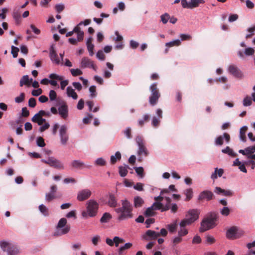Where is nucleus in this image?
I'll return each mask as SVG.
<instances>
[{
    "label": "nucleus",
    "instance_id": "44",
    "mask_svg": "<svg viewBox=\"0 0 255 255\" xmlns=\"http://www.w3.org/2000/svg\"><path fill=\"white\" fill-rule=\"evenodd\" d=\"M52 167H53L56 169L62 170L64 169V165L59 160L56 159L54 163L52 165Z\"/></svg>",
    "mask_w": 255,
    "mask_h": 255
},
{
    "label": "nucleus",
    "instance_id": "54",
    "mask_svg": "<svg viewBox=\"0 0 255 255\" xmlns=\"http://www.w3.org/2000/svg\"><path fill=\"white\" fill-rule=\"evenodd\" d=\"M135 171L136 172V173L139 175L141 178L143 177L144 174V170L143 167H135Z\"/></svg>",
    "mask_w": 255,
    "mask_h": 255
},
{
    "label": "nucleus",
    "instance_id": "8",
    "mask_svg": "<svg viewBox=\"0 0 255 255\" xmlns=\"http://www.w3.org/2000/svg\"><path fill=\"white\" fill-rule=\"evenodd\" d=\"M243 235L242 231L238 232V228L233 226L228 229L226 233V237L229 239H236L240 238Z\"/></svg>",
    "mask_w": 255,
    "mask_h": 255
},
{
    "label": "nucleus",
    "instance_id": "39",
    "mask_svg": "<svg viewBox=\"0 0 255 255\" xmlns=\"http://www.w3.org/2000/svg\"><path fill=\"white\" fill-rule=\"evenodd\" d=\"M39 210L44 216H48L49 215L48 209L45 205L43 204L39 205Z\"/></svg>",
    "mask_w": 255,
    "mask_h": 255
},
{
    "label": "nucleus",
    "instance_id": "17",
    "mask_svg": "<svg viewBox=\"0 0 255 255\" xmlns=\"http://www.w3.org/2000/svg\"><path fill=\"white\" fill-rule=\"evenodd\" d=\"M229 143L230 141V135L228 133L225 132L223 135L218 136L215 140V144L217 145H222L223 144V139Z\"/></svg>",
    "mask_w": 255,
    "mask_h": 255
},
{
    "label": "nucleus",
    "instance_id": "58",
    "mask_svg": "<svg viewBox=\"0 0 255 255\" xmlns=\"http://www.w3.org/2000/svg\"><path fill=\"white\" fill-rule=\"evenodd\" d=\"M151 207H153L154 210H161L162 207V204L160 202H154Z\"/></svg>",
    "mask_w": 255,
    "mask_h": 255
},
{
    "label": "nucleus",
    "instance_id": "5",
    "mask_svg": "<svg viewBox=\"0 0 255 255\" xmlns=\"http://www.w3.org/2000/svg\"><path fill=\"white\" fill-rule=\"evenodd\" d=\"M200 211L198 209H190L186 215V218L181 222V226L191 225L199 218Z\"/></svg>",
    "mask_w": 255,
    "mask_h": 255
},
{
    "label": "nucleus",
    "instance_id": "26",
    "mask_svg": "<svg viewBox=\"0 0 255 255\" xmlns=\"http://www.w3.org/2000/svg\"><path fill=\"white\" fill-rule=\"evenodd\" d=\"M31 121L35 123H37L39 126H41L44 123H45L46 120L42 118V117L35 114L31 119Z\"/></svg>",
    "mask_w": 255,
    "mask_h": 255
},
{
    "label": "nucleus",
    "instance_id": "14",
    "mask_svg": "<svg viewBox=\"0 0 255 255\" xmlns=\"http://www.w3.org/2000/svg\"><path fill=\"white\" fill-rule=\"evenodd\" d=\"M59 114L63 119H66L68 115V109L66 103L62 101L58 108Z\"/></svg>",
    "mask_w": 255,
    "mask_h": 255
},
{
    "label": "nucleus",
    "instance_id": "15",
    "mask_svg": "<svg viewBox=\"0 0 255 255\" xmlns=\"http://www.w3.org/2000/svg\"><path fill=\"white\" fill-rule=\"evenodd\" d=\"M229 72L238 78H242L243 74L241 71L234 65H230L228 68Z\"/></svg>",
    "mask_w": 255,
    "mask_h": 255
},
{
    "label": "nucleus",
    "instance_id": "35",
    "mask_svg": "<svg viewBox=\"0 0 255 255\" xmlns=\"http://www.w3.org/2000/svg\"><path fill=\"white\" fill-rule=\"evenodd\" d=\"M128 166H121L119 167V174H120V175L121 176V177H125L128 173Z\"/></svg>",
    "mask_w": 255,
    "mask_h": 255
},
{
    "label": "nucleus",
    "instance_id": "43",
    "mask_svg": "<svg viewBox=\"0 0 255 255\" xmlns=\"http://www.w3.org/2000/svg\"><path fill=\"white\" fill-rule=\"evenodd\" d=\"M150 116L146 114L143 116V119L139 120L138 121V125L140 127H142L144 124V122H147L149 121Z\"/></svg>",
    "mask_w": 255,
    "mask_h": 255
},
{
    "label": "nucleus",
    "instance_id": "46",
    "mask_svg": "<svg viewBox=\"0 0 255 255\" xmlns=\"http://www.w3.org/2000/svg\"><path fill=\"white\" fill-rule=\"evenodd\" d=\"M252 104V99L249 96H246L243 101V105L244 106H249Z\"/></svg>",
    "mask_w": 255,
    "mask_h": 255
},
{
    "label": "nucleus",
    "instance_id": "52",
    "mask_svg": "<svg viewBox=\"0 0 255 255\" xmlns=\"http://www.w3.org/2000/svg\"><path fill=\"white\" fill-rule=\"evenodd\" d=\"M125 242L124 240L120 238L119 237H115L114 238V244H115L116 247H118L120 243H123Z\"/></svg>",
    "mask_w": 255,
    "mask_h": 255
},
{
    "label": "nucleus",
    "instance_id": "28",
    "mask_svg": "<svg viewBox=\"0 0 255 255\" xmlns=\"http://www.w3.org/2000/svg\"><path fill=\"white\" fill-rule=\"evenodd\" d=\"M67 94L68 97H71L74 100L78 98V95L75 90L71 87H68L66 89Z\"/></svg>",
    "mask_w": 255,
    "mask_h": 255
},
{
    "label": "nucleus",
    "instance_id": "21",
    "mask_svg": "<svg viewBox=\"0 0 255 255\" xmlns=\"http://www.w3.org/2000/svg\"><path fill=\"white\" fill-rule=\"evenodd\" d=\"M214 192L218 195H222L225 196H232L233 194V192L229 190H225L219 187H216Z\"/></svg>",
    "mask_w": 255,
    "mask_h": 255
},
{
    "label": "nucleus",
    "instance_id": "33",
    "mask_svg": "<svg viewBox=\"0 0 255 255\" xmlns=\"http://www.w3.org/2000/svg\"><path fill=\"white\" fill-rule=\"evenodd\" d=\"M121 159V154L120 152L117 151L115 155L111 156V163L112 164H114L116 163L117 160H120Z\"/></svg>",
    "mask_w": 255,
    "mask_h": 255
},
{
    "label": "nucleus",
    "instance_id": "64",
    "mask_svg": "<svg viewBox=\"0 0 255 255\" xmlns=\"http://www.w3.org/2000/svg\"><path fill=\"white\" fill-rule=\"evenodd\" d=\"M246 151L249 154V155L254 153L255 152V145L246 148Z\"/></svg>",
    "mask_w": 255,
    "mask_h": 255
},
{
    "label": "nucleus",
    "instance_id": "24",
    "mask_svg": "<svg viewBox=\"0 0 255 255\" xmlns=\"http://www.w3.org/2000/svg\"><path fill=\"white\" fill-rule=\"evenodd\" d=\"M12 16L15 20L16 24H19L21 22L20 11L19 9H14L12 13Z\"/></svg>",
    "mask_w": 255,
    "mask_h": 255
},
{
    "label": "nucleus",
    "instance_id": "22",
    "mask_svg": "<svg viewBox=\"0 0 255 255\" xmlns=\"http://www.w3.org/2000/svg\"><path fill=\"white\" fill-rule=\"evenodd\" d=\"M32 81V79H29L28 75H24L20 80L19 86L22 87L23 85H26L29 87Z\"/></svg>",
    "mask_w": 255,
    "mask_h": 255
},
{
    "label": "nucleus",
    "instance_id": "29",
    "mask_svg": "<svg viewBox=\"0 0 255 255\" xmlns=\"http://www.w3.org/2000/svg\"><path fill=\"white\" fill-rule=\"evenodd\" d=\"M224 173V170L222 168L218 169V168H216L215 169V171L211 175V178L215 180L217 179L218 177H221Z\"/></svg>",
    "mask_w": 255,
    "mask_h": 255
},
{
    "label": "nucleus",
    "instance_id": "51",
    "mask_svg": "<svg viewBox=\"0 0 255 255\" xmlns=\"http://www.w3.org/2000/svg\"><path fill=\"white\" fill-rule=\"evenodd\" d=\"M177 227V224L176 222L168 225V228L169 231L171 233L174 232L176 230Z\"/></svg>",
    "mask_w": 255,
    "mask_h": 255
},
{
    "label": "nucleus",
    "instance_id": "61",
    "mask_svg": "<svg viewBox=\"0 0 255 255\" xmlns=\"http://www.w3.org/2000/svg\"><path fill=\"white\" fill-rule=\"evenodd\" d=\"M49 98L51 101H54L57 97V94L55 91L51 90L49 92Z\"/></svg>",
    "mask_w": 255,
    "mask_h": 255
},
{
    "label": "nucleus",
    "instance_id": "34",
    "mask_svg": "<svg viewBox=\"0 0 255 255\" xmlns=\"http://www.w3.org/2000/svg\"><path fill=\"white\" fill-rule=\"evenodd\" d=\"M112 215L109 213L106 212L105 213L100 219V222L102 223H106L108 222L111 219Z\"/></svg>",
    "mask_w": 255,
    "mask_h": 255
},
{
    "label": "nucleus",
    "instance_id": "13",
    "mask_svg": "<svg viewBox=\"0 0 255 255\" xmlns=\"http://www.w3.org/2000/svg\"><path fill=\"white\" fill-rule=\"evenodd\" d=\"M158 237H159L158 233L150 230H147L142 237V239L146 241L156 240Z\"/></svg>",
    "mask_w": 255,
    "mask_h": 255
},
{
    "label": "nucleus",
    "instance_id": "47",
    "mask_svg": "<svg viewBox=\"0 0 255 255\" xmlns=\"http://www.w3.org/2000/svg\"><path fill=\"white\" fill-rule=\"evenodd\" d=\"M24 98L25 94L24 93H21L19 96L15 98V102L17 103H21L24 100Z\"/></svg>",
    "mask_w": 255,
    "mask_h": 255
},
{
    "label": "nucleus",
    "instance_id": "56",
    "mask_svg": "<svg viewBox=\"0 0 255 255\" xmlns=\"http://www.w3.org/2000/svg\"><path fill=\"white\" fill-rule=\"evenodd\" d=\"M255 53V50L251 47L247 48L245 50V54L247 56L253 55Z\"/></svg>",
    "mask_w": 255,
    "mask_h": 255
},
{
    "label": "nucleus",
    "instance_id": "63",
    "mask_svg": "<svg viewBox=\"0 0 255 255\" xmlns=\"http://www.w3.org/2000/svg\"><path fill=\"white\" fill-rule=\"evenodd\" d=\"M143 184H142L141 183L138 182V183H137L133 186V188L135 190H136L137 191H142L143 190Z\"/></svg>",
    "mask_w": 255,
    "mask_h": 255
},
{
    "label": "nucleus",
    "instance_id": "36",
    "mask_svg": "<svg viewBox=\"0 0 255 255\" xmlns=\"http://www.w3.org/2000/svg\"><path fill=\"white\" fill-rule=\"evenodd\" d=\"M58 198V196H56L55 193L53 192H49L47 193L45 195V200L48 202H50L52 200Z\"/></svg>",
    "mask_w": 255,
    "mask_h": 255
},
{
    "label": "nucleus",
    "instance_id": "3",
    "mask_svg": "<svg viewBox=\"0 0 255 255\" xmlns=\"http://www.w3.org/2000/svg\"><path fill=\"white\" fill-rule=\"evenodd\" d=\"M99 209V204L94 200H90L86 203V211H83L82 213L83 217L87 218L88 217H95Z\"/></svg>",
    "mask_w": 255,
    "mask_h": 255
},
{
    "label": "nucleus",
    "instance_id": "7",
    "mask_svg": "<svg viewBox=\"0 0 255 255\" xmlns=\"http://www.w3.org/2000/svg\"><path fill=\"white\" fill-rule=\"evenodd\" d=\"M0 246L4 252H6L8 255H16L18 253V250L17 247L5 241H1L0 242Z\"/></svg>",
    "mask_w": 255,
    "mask_h": 255
},
{
    "label": "nucleus",
    "instance_id": "11",
    "mask_svg": "<svg viewBox=\"0 0 255 255\" xmlns=\"http://www.w3.org/2000/svg\"><path fill=\"white\" fill-rule=\"evenodd\" d=\"M80 66L83 69L91 68L95 71L97 70V66L94 63V62L87 57H84L82 59Z\"/></svg>",
    "mask_w": 255,
    "mask_h": 255
},
{
    "label": "nucleus",
    "instance_id": "48",
    "mask_svg": "<svg viewBox=\"0 0 255 255\" xmlns=\"http://www.w3.org/2000/svg\"><path fill=\"white\" fill-rule=\"evenodd\" d=\"M70 72L71 73V74L73 76H77L78 75H81L83 74L82 71L79 69H70Z\"/></svg>",
    "mask_w": 255,
    "mask_h": 255
},
{
    "label": "nucleus",
    "instance_id": "59",
    "mask_svg": "<svg viewBox=\"0 0 255 255\" xmlns=\"http://www.w3.org/2000/svg\"><path fill=\"white\" fill-rule=\"evenodd\" d=\"M124 133L128 138L130 139L132 137L131 130L130 128H127V129L124 131Z\"/></svg>",
    "mask_w": 255,
    "mask_h": 255
},
{
    "label": "nucleus",
    "instance_id": "38",
    "mask_svg": "<svg viewBox=\"0 0 255 255\" xmlns=\"http://www.w3.org/2000/svg\"><path fill=\"white\" fill-rule=\"evenodd\" d=\"M222 152H223L224 153L228 154L229 155L233 157H235L236 156V154L235 153L233 150L229 146H227L225 149H222Z\"/></svg>",
    "mask_w": 255,
    "mask_h": 255
},
{
    "label": "nucleus",
    "instance_id": "19",
    "mask_svg": "<svg viewBox=\"0 0 255 255\" xmlns=\"http://www.w3.org/2000/svg\"><path fill=\"white\" fill-rule=\"evenodd\" d=\"M50 58L51 61L56 64H59L60 60L58 57V55L55 50L53 46H51L50 48Z\"/></svg>",
    "mask_w": 255,
    "mask_h": 255
},
{
    "label": "nucleus",
    "instance_id": "25",
    "mask_svg": "<svg viewBox=\"0 0 255 255\" xmlns=\"http://www.w3.org/2000/svg\"><path fill=\"white\" fill-rule=\"evenodd\" d=\"M144 203L143 199L139 196H136L134 198L133 205L136 208L141 207Z\"/></svg>",
    "mask_w": 255,
    "mask_h": 255
},
{
    "label": "nucleus",
    "instance_id": "60",
    "mask_svg": "<svg viewBox=\"0 0 255 255\" xmlns=\"http://www.w3.org/2000/svg\"><path fill=\"white\" fill-rule=\"evenodd\" d=\"M87 46V49L89 52V54L90 56H93L94 55V45L93 44H86Z\"/></svg>",
    "mask_w": 255,
    "mask_h": 255
},
{
    "label": "nucleus",
    "instance_id": "57",
    "mask_svg": "<svg viewBox=\"0 0 255 255\" xmlns=\"http://www.w3.org/2000/svg\"><path fill=\"white\" fill-rule=\"evenodd\" d=\"M100 241L101 238L99 235H96L92 239V242L94 246H97Z\"/></svg>",
    "mask_w": 255,
    "mask_h": 255
},
{
    "label": "nucleus",
    "instance_id": "31",
    "mask_svg": "<svg viewBox=\"0 0 255 255\" xmlns=\"http://www.w3.org/2000/svg\"><path fill=\"white\" fill-rule=\"evenodd\" d=\"M248 130V127L246 126H244L241 128L240 130V138L241 140L243 142H246L247 140V137L246 135V133Z\"/></svg>",
    "mask_w": 255,
    "mask_h": 255
},
{
    "label": "nucleus",
    "instance_id": "23",
    "mask_svg": "<svg viewBox=\"0 0 255 255\" xmlns=\"http://www.w3.org/2000/svg\"><path fill=\"white\" fill-rule=\"evenodd\" d=\"M81 25L79 23L77 25H76L73 29V31L74 33H77V36L78 38V40L79 41H81L83 40L84 34V33L83 31L81 30V28L80 26Z\"/></svg>",
    "mask_w": 255,
    "mask_h": 255
},
{
    "label": "nucleus",
    "instance_id": "42",
    "mask_svg": "<svg viewBox=\"0 0 255 255\" xmlns=\"http://www.w3.org/2000/svg\"><path fill=\"white\" fill-rule=\"evenodd\" d=\"M56 160V159H55L53 157H50L47 159V160L42 159L41 161L43 163L47 164L52 167V165L54 163Z\"/></svg>",
    "mask_w": 255,
    "mask_h": 255
},
{
    "label": "nucleus",
    "instance_id": "6",
    "mask_svg": "<svg viewBox=\"0 0 255 255\" xmlns=\"http://www.w3.org/2000/svg\"><path fill=\"white\" fill-rule=\"evenodd\" d=\"M149 89L151 93L149 97V102L151 106H153L157 103L160 97V93L157 88L156 83L151 84Z\"/></svg>",
    "mask_w": 255,
    "mask_h": 255
},
{
    "label": "nucleus",
    "instance_id": "53",
    "mask_svg": "<svg viewBox=\"0 0 255 255\" xmlns=\"http://www.w3.org/2000/svg\"><path fill=\"white\" fill-rule=\"evenodd\" d=\"M223 216H227L230 214V209L228 207H224L220 211Z\"/></svg>",
    "mask_w": 255,
    "mask_h": 255
},
{
    "label": "nucleus",
    "instance_id": "20",
    "mask_svg": "<svg viewBox=\"0 0 255 255\" xmlns=\"http://www.w3.org/2000/svg\"><path fill=\"white\" fill-rule=\"evenodd\" d=\"M107 205L112 208H115L118 205V201L116 196L112 193L109 194Z\"/></svg>",
    "mask_w": 255,
    "mask_h": 255
},
{
    "label": "nucleus",
    "instance_id": "41",
    "mask_svg": "<svg viewBox=\"0 0 255 255\" xmlns=\"http://www.w3.org/2000/svg\"><path fill=\"white\" fill-rule=\"evenodd\" d=\"M154 208L153 207H150L146 209L144 212V215L146 217H150L153 216L155 215V212H154Z\"/></svg>",
    "mask_w": 255,
    "mask_h": 255
},
{
    "label": "nucleus",
    "instance_id": "27",
    "mask_svg": "<svg viewBox=\"0 0 255 255\" xmlns=\"http://www.w3.org/2000/svg\"><path fill=\"white\" fill-rule=\"evenodd\" d=\"M71 166L74 168L82 169L85 167V164L79 160H75L71 162Z\"/></svg>",
    "mask_w": 255,
    "mask_h": 255
},
{
    "label": "nucleus",
    "instance_id": "30",
    "mask_svg": "<svg viewBox=\"0 0 255 255\" xmlns=\"http://www.w3.org/2000/svg\"><path fill=\"white\" fill-rule=\"evenodd\" d=\"M204 3V0H190L189 1V7L190 9H192L198 7L200 4Z\"/></svg>",
    "mask_w": 255,
    "mask_h": 255
},
{
    "label": "nucleus",
    "instance_id": "55",
    "mask_svg": "<svg viewBox=\"0 0 255 255\" xmlns=\"http://www.w3.org/2000/svg\"><path fill=\"white\" fill-rule=\"evenodd\" d=\"M19 48L14 46H11V54L14 58L17 57Z\"/></svg>",
    "mask_w": 255,
    "mask_h": 255
},
{
    "label": "nucleus",
    "instance_id": "62",
    "mask_svg": "<svg viewBox=\"0 0 255 255\" xmlns=\"http://www.w3.org/2000/svg\"><path fill=\"white\" fill-rule=\"evenodd\" d=\"M95 164L99 166H104L106 164V161L102 158H99L96 160Z\"/></svg>",
    "mask_w": 255,
    "mask_h": 255
},
{
    "label": "nucleus",
    "instance_id": "9",
    "mask_svg": "<svg viewBox=\"0 0 255 255\" xmlns=\"http://www.w3.org/2000/svg\"><path fill=\"white\" fill-rule=\"evenodd\" d=\"M214 197V195L212 191L206 190L200 193L197 200L199 202H203L204 200L209 201L213 200Z\"/></svg>",
    "mask_w": 255,
    "mask_h": 255
},
{
    "label": "nucleus",
    "instance_id": "45",
    "mask_svg": "<svg viewBox=\"0 0 255 255\" xmlns=\"http://www.w3.org/2000/svg\"><path fill=\"white\" fill-rule=\"evenodd\" d=\"M170 15L168 13H165L160 16L161 21L163 24H166L170 19Z\"/></svg>",
    "mask_w": 255,
    "mask_h": 255
},
{
    "label": "nucleus",
    "instance_id": "37",
    "mask_svg": "<svg viewBox=\"0 0 255 255\" xmlns=\"http://www.w3.org/2000/svg\"><path fill=\"white\" fill-rule=\"evenodd\" d=\"M181 44V41L179 39H176L172 41L166 43L165 46L167 47H171L173 46H178Z\"/></svg>",
    "mask_w": 255,
    "mask_h": 255
},
{
    "label": "nucleus",
    "instance_id": "2",
    "mask_svg": "<svg viewBox=\"0 0 255 255\" xmlns=\"http://www.w3.org/2000/svg\"><path fill=\"white\" fill-rule=\"evenodd\" d=\"M218 218V214L215 212H211L208 216L204 219L201 223L200 231L204 232L207 230L213 228L215 226V221Z\"/></svg>",
    "mask_w": 255,
    "mask_h": 255
},
{
    "label": "nucleus",
    "instance_id": "50",
    "mask_svg": "<svg viewBox=\"0 0 255 255\" xmlns=\"http://www.w3.org/2000/svg\"><path fill=\"white\" fill-rule=\"evenodd\" d=\"M36 143L37 145L39 147H44L45 145L44 139L41 136L37 137Z\"/></svg>",
    "mask_w": 255,
    "mask_h": 255
},
{
    "label": "nucleus",
    "instance_id": "49",
    "mask_svg": "<svg viewBox=\"0 0 255 255\" xmlns=\"http://www.w3.org/2000/svg\"><path fill=\"white\" fill-rule=\"evenodd\" d=\"M132 246V244L130 243H126L124 246L121 247L119 249V253H122L124 250H128Z\"/></svg>",
    "mask_w": 255,
    "mask_h": 255
},
{
    "label": "nucleus",
    "instance_id": "12",
    "mask_svg": "<svg viewBox=\"0 0 255 255\" xmlns=\"http://www.w3.org/2000/svg\"><path fill=\"white\" fill-rule=\"evenodd\" d=\"M92 193L89 189H83L78 192L77 199L79 201H83L88 199L91 195Z\"/></svg>",
    "mask_w": 255,
    "mask_h": 255
},
{
    "label": "nucleus",
    "instance_id": "18",
    "mask_svg": "<svg viewBox=\"0 0 255 255\" xmlns=\"http://www.w3.org/2000/svg\"><path fill=\"white\" fill-rule=\"evenodd\" d=\"M137 154L139 156L138 160L139 161H141L142 160V155L144 156H147L148 155V151L144 144L138 146Z\"/></svg>",
    "mask_w": 255,
    "mask_h": 255
},
{
    "label": "nucleus",
    "instance_id": "1",
    "mask_svg": "<svg viewBox=\"0 0 255 255\" xmlns=\"http://www.w3.org/2000/svg\"><path fill=\"white\" fill-rule=\"evenodd\" d=\"M122 207L115 209L117 213H120L118 217L120 221L125 220L133 217L132 206L127 200H122Z\"/></svg>",
    "mask_w": 255,
    "mask_h": 255
},
{
    "label": "nucleus",
    "instance_id": "32",
    "mask_svg": "<svg viewBox=\"0 0 255 255\" xmlns=\"http://www.w3.org/2000/svg\"><path fill=\"white\" fill-rule=\"evenodd\" d=\"M184 194L186 196L185 201L187 202L191 200L193 196V192L192 188H188L184 190Z\"/></svg>",
    "mask_w": 255,
    "mask_h": 255
},
{
    "label": "nucleus",
    "instance_id": "40",
    "mask_svg": "<svg viewBox=\"0 0 255 255\" xmlns=\"http://www.w3.org/2000/svg\"><path fill=\"white\" fill-rule=\"evenodd\" d=\"M186 226H181V223H180V229L178 231V235L181 237L186 235L188 232L187 229L185 228Z\"/></svg>",
    "mask_w": 255,
    "mask_h": 255
},
{
    "label": "nucleus",
    "instance_id": "16",
    "mask_svg": "<svg viewBox=\"0 0 255 255\" xmlns=\"http://www.w3.org/2000/svg\"><path fill=\"white\" fill-rule=\"evenodd\" d=\"M157 117H153L152 120V125L154 127H157L159 125L160 120L162 118V111L160 109H158L156 111Z\"/></svg>",
    "mask_w": 255,
    "mask_h": 255
},
{
    "label": "nucleus",
    "instance_id": "10",
    "mask_svg": "<svg viewBox=\"0 0 255 255\" xmlns=\"http://www.w3.org/2000/svg\"><path fill=\"white\" fill-rule=\"evenodd\" d=\"M67 127L66 125H62L59 129V135L60 142L63 145H66L69 140V135L67 133Z\"/></svg>",
    "mask_w": 255,
    "mask_h": 255
},
{
    "label": "nucleus",
    "instance_id": "4",
    "mask_svg": "<svg viewBox=\"0 0 255 255\" xmlns=\"http://www.w3.org/2000/svg\"><path fill=\"white\" fill-rule=\"evenodd\" d=\"M67 223L66 219L64 218L60 219L56 227V230L53 233V236L59 237L68 233L70 230V226L67 225Z\"/></svg>",
    "mask_w": 255,
    "mask_h": 255
}]
</instances>
